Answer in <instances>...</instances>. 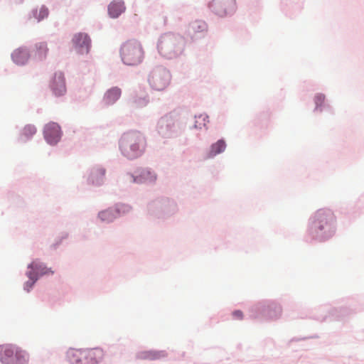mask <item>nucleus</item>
Here are the masks:
<instances>
[{
  "label": "nucleus",
  "instance_id": "f257e3e1",
  "mask_svg": "<svg viewBox=\"0 0 364 364\" xmlns=\"http://www.w3.org/2000/svg\"><path fill=\"white\" fill-rule=\"evenodd\" d=\"M146 146L145 136L136 131L124 133L119 141V149L122 154L130 159L141 156L145 151Z\"/></svg>",
  "mask_w": 364,
  "mask_h": 364
},
{
  "label": "nucleus",
  "instance_id": "f03ea898",
  "mask_svg": "<svg viewBox=\"0 0 364 364\" xmlns=\"http://www.w3.org/2000/svg\"><path fill=\"white\" fill-rule=\"evenodd\" d=\"M122 61L128 65H136L142 61L144 50L139 42L130 40L125 42L121 48Z\"/></svg>",
  "mask_w": 364,
  "mask_h": 364
},
{
  "label": "nucleus",
  "instance_id": "7ed1b4c3",
  "mask_svg": "<svg viewBox=\"0 0 364 364\" xmlns=\"http://www.w3.org/2000/svg\"><path fill=\"white\" fill-rule=\"evenodd\" d=\"M171 75L168 70L164 68L154 69L149 77L151 87L158 91L166 89L170 84Z\"/></svg>",
  "mask_w": 364,
  "mask_h": 364
},
{
  "label": "nucleus",
  "instance_id": "20e7f679",
  "mask_svg": "<svg viewBox=\"0 0 364 364\" xmlns=\"http://www.w3.org/2000/svg\"><path fill=\"white\" fill-rule=\"evenodd\" d=\"M28 267L31 269L27 273V276L30 280L25 284V288L28 291L36 282L38 276L53 274V271H52L50 268L47 267L43 263L38 260L33 261Z\"/></svg>",
  "mask_w": 364,
  "mask_h": 364
},
{
  "label": "nucleus",
  "instance_id": "39448f33",
  "mask_svg": "<svg viewBox=\"0 0 364 364\" xmlns=\"http://www.w3.org/2000/svg\"><path fill=\"white\" fill-rule=\"evenodd\" d=\"M177 46V37L173 34L166 33L160 38L158 43V49L162 55L171 58L175 53Z\"/></svg>",
  "mask_w": 364,
  "mask_h": 364
},
{
  "label": "nucleus",
  "instance_id": "423d86ee",
  "mask_svg": "<svg viewBox=\"0 0 364 364\" xmlns=\"http://www.w3.org/2000/svg\"><path fill=\"white\" fill-rule=\"evenodd\" d=\"M334 222V217L331 213L321 210L315 214L311 228L315 232L317 229L323 230L326 228L330 230L333 228Z\"/></svg>",
  "mask_w": 364,
  "mask_h": 364
},
{
  "label": "nucleus",
  "instance_id": "0eeeda50",
  "mask_svg": "<svg viewBox=\"0 0 364 364\" xmlns=\"http://www.w3.org/2000/svg\"><path fill=\"white\" fill-rule=\"evenodd\" d=\"M236 0H213L209 8L217 15L224 16L235 8Z\"/></svg>",
  "mask_w": 364,
  "mask_h": 364
},
{
  "label": "nucleus",
  "instance_id": "6e6552de",
  "mask_svg": "<svg viewBox=\"0 0 364 364\" xmlns=\"http://www.w3.org/2000/svg\"><path fill=\"white\" fill-rule=\"evenodd\" d=\"M44 136L50 144H55L60 138V128L56 123L48 124L44 129Z\"/></svg>",
  "mask_w": 364,
  "mask_h": 364
},
{
  "label": "nucleus",
  "instance_id": "1a4fd4ad",
  "mask_svg": "<svg viewBox=\"0 0 364 364\" xmlns=\"http://www.w3.org/2000/svg\"><path fill=\"white\" fill-rule=\"evenodd\" d=\"M73 43L80 53H88L90 47V39L86 33H80L75 35Z\"/></svg>",
  "mask_w": 364,
  "mask_h": 364
},
{
  "label": "nucleus",
  "instance_id": "9d476101",
  "mask_svg": "<svg viewBox=\"0 0 364 364\" xmlns=\"http://www.w3.org/2000/svg\"><path fill=\"white\" fill-rule=\"evenodd\" d=\"M17 347L6 344L0 346V361L4 364H15Z\"/></svg>",
  "mask_w": 364,
  "mask_h": 364
},
{
  "label": "nucleus",
  "instance_id": "9b49d317",
  "mask_svg": "<svg viewBox=\"0 0 364 364\" xmlns=\"http://www.w3.org/2000/svg\"><path fill=\"white\" fill-rule=\"evenodd\" d=\"M86 356V364H96L100 362L104 358V351L100 348L85 349Z\"/></svg>",
  "mask_w": 364,
  "mask_h": 364
},
{
  "label": "nucleus",
  "instance_id": "f8f14e48",
  "mask_svg": "<svg viewBox=\"0 0 364 364\" xmlns=\"http://www.w3.org/2000/svg\"><path fill=\"white\" fill-rule=\"evenodd\" d=\"M67 356L72 364H86L85 349H70L67 353Z\"/></svg>",
  "mask_w": 364,
  "mask_h": 364
},
{
  "label": "nucleus",
  "instance_id": "ddd939ff",
  "mask_svg": "<svg viewBox=\"0 0 364 364\" xmlns=\"http://www.w3.org/2000/svg\"><path fill=\"white\" fill-rule=\"evenodd\" d=\"M48 53V48L45 42L36 43L32 51L33 58L37 61L46 59Z\"/></svg>",
  "mask_w": 364,
  "mask_h": 364
},
{
  "label": "nucleus",
  "instance_id": "4468645a",
  "mask_svg": "<svg viewBox=\"0 0 364 364\" xmlns=\"http://www.w3.org/2000/svg\"><path fill=\"white\" fill-rule=\"evenodd\" d=\"M51 88L56 96H60L65 92V80L62 74H58L55 76L51 84Z\"/></svg>",
  "mask_w": 364,
  "mask_h": 364
},
{
  "label": "nucleus",
  "instance_id": "2eb2a0df",
  "mask_svg": "<svg viewBox=\"0 0 364 364\" xmlns=\"http://www.w3.org/2000/svg\"><path fill=\"white\" fill-rule=\"evenodd\" d=\"M29 57L30 55L27 49L23 48L15 50L11 55L13 61L17 65H24Z\"/></svg>",
  "mask_w": 364,
  "mask_h": 364
},
{
  "label": "nucleus",
  "instance_id": "dca6fc26",
  "mask_svg": "<svg viewBox=\"0 0 364 364\" xmlns=\"http://www.w3.org/2000/svg\"><path fill=\"white\" fill-rule=\"evenodd\" d=\"M132 178L136 183L154 182L156 180V175L149 169H143L139 175L132 176Z\"/></svg>",
  "mask_w": 364,
  "mask_h": 364
},
{
  "label": "nucleus",
  "instance_id": "f3484780",
  "mask_svg": "<svg viewBox=\"0 0 364 364\" xmlns=\"http://www.w3.org/2000/svg\"><path fill=\"white\" fill-rule=\"evenodd\" d=\"M125 10L122 1H113L108 6V13L112 18L118 17Z\"/></svg>",
  "mask_w": 364,
  "mask_h": 364
},
{
  "label": "nucleus",
  "instance_id": "a211bd4d",
  "mask_svg": "<svg viewBox=\"0 0 364 364\" xmlns=\"http://www.w3.org/2000/svg\"><path fill=\"white\" fill-rule=\"evenodd\" d=\"M122 95L121 89L114 87L108 90L104 96V101L107 105H112L119 99Z\"/></svg>",
  "mask_w": 364,
  "mask_h": 364
},
{
  "label": "nucleus",
  "instance_id": "6ab92c4d",
  "mask_svg": "<svg viewBox=\"0 0 364 364\" xmlns=\"http://www.w3.org/2000/svg\"><path fill=\"white\" fill-rule=\"evenodd\" d=\"M226 148V144L224 140L220 139L216 143L213 144L211 146V149L210 152V155L211 156H215L223 151Z\"/></svg>",
  "mask_w": 364,
  "mask_h": 364
},
{
  "label": "nucleus",
  "instance_id": "aec40b11",
  "mask_svg": "<svg viewBox=\"0 0 364 364\" xmlns=\"http://www.w3.org/2000/svg\"><path fill=\"white\" fill-rule=\"evenodd\" d=\"M15 364H26L28 360V354L24 351L17 348L14 356Z\"/></svg>",
  "mask_w": 364,
  "mask_h": 364
},
{
  "label": "nucleus",
  "instance_id": "412c9836",
  "mask_svg": "<svg viewBox=\"0 0 364 364\" xmlns=\"http://www.w3.org/2000/svg\"><path fill=\"white\" fill-rule=\"evenodd\" d=\"M196 121L194 127L196 128L201 129L203 127H205L208 122V117L205 114H200L195 117Z\"/></svg>",
  "mask_w": 364,
  "mask_h": 364
},
{
  "label": "nucleus",
  "instance_id": "4be33fe9",
  "mask_svg": "<svg viewBox=\"0 0 364 364\" xmlns=\"http://www.w3.org/2000/svg\"><path fill=\"white\" fill-rule=\"evenodd\" d=\"M99 218L102 221L112 222L115 218V213L112 210H106L99 213Z\"/></svg>",
  "mask_w": 364,
  "mask_h": 364
},
{
  "label": "nucleus",
  "instance_id": "5701e85b",
  "mask_svg": "<svg viewBox=\"0 0 364 364\" xmlns=\"http://www.w3.org/2000/svg\"><path fill=\"white\" fill-rule=\"evenodd\" d=\"M33 15H34L35 18L38 19V21H41L48 16V9L46 8L45 6H41L38 10L36 9L33 12Z\"/></svg>",
  "mask_w": 364,
  "mask_h": 364
},
{
  "label": "nucleus",
  "instance_id": "b1692460",
  "mask_svg": "<svg viewBox=\"0 0 364 364\" xmlns=\"http://www.w3.org/2000/svg\"><path fill=\"white\" fill-rule=\"evenodd\" d=\"M105 175V170L103 168H98L94 171L91 175V179L93 183L100 184V181H98V178H102Z\"/></svg>",
  "mask_w": 364,
  "mask_h": 364
},
{
  "label": "nucleus",
  "instance_id": "393cba45",
  "mask_svg": "<svg viewBox=\"0 0 364 364\" xmlns=\"http://www.w3.org/2000/svg\"><path fill=\"white\" fill-rule=\"evenodd\" d=\"M191 28L195 32L203 31L206 29V24L201 21H196L192 23Z\"/></svg>",
  "mask_w": 364,
  "mask_h": 364
},
{
  "label": "nucleus",
  "instance_id": "a878e982",
  "mask_svg": "<svg viewBox=\"0 0 364 364\" xmlns=\"http://www.w3.org/2000/svg\"><path fill=\"white\" fill-rule=\"evenodd\" d=\"M36 132V129L33 125H26L23 129V135L26 137H31L34 135Z\"/></svg>",
  "mask_w": 364,
  "mask_h": 364
},
{
  "label": "nucleus",
  "instance_id": "bb28decb",
  "mask_svg": "<svg viewBox=\"0 0 364 364\" xmlns=\"http://www.w3.org/2000/svg\"><path fill=\"white\" fill-rule=\"evenodd\" d=\"M325 102V96L322 94H317L314 97V102L316 105V109H318L323 105Z\"/></svg>",
  "mask_w": 364,
  "mask_h": 364
},
{
  "label": "nucleus",
  "instance_id": "cd10ccee",
  "mask_svg": "<svg viewBox=\"0 0 364 364\" xmlns=\"http://www.w3.org/2000/svg\"><path fill=\"white\" fill-rule=\"evenodd\" d=\"M148 102H149V100L146 99V97L139 99L138 100H136L135 102L136 106L137 107H141L146 106L148 104Z\"/></svg>",
  "mask_w": 364,
  "mask_h": 364
},
{
  "label": "nucleus",
  "instance_id": "c85d7f7f",
  "mask_svg": "<svg viewBox=\"0 0 364 364\" xmlns=\"http://www.w3.org/2000/svg\"><path fill=\"white\" fill-rule=\"evenodd\" d=\"M232 315L235 318H237V319H242V312L241 311H235L233 313H232Z\"/></svg>",
  "mask_w": 364,
  "mask_h": 364
}]
</instances>
